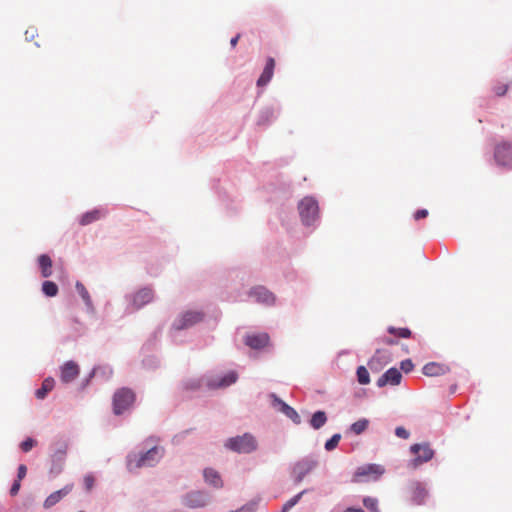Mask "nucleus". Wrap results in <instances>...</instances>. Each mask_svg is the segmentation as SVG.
Returning <instances> with one entry per match:
<instances>
[{"label": "nucleus", "instance_id": "f257e3e1", "mask_svg": "<svg viewBox=\"0 0 512 512\" xmlns=\"http://www.w3.org/2000/svg\"><path fill=\"white\" fill-rule=\"evenodd\" d=\"M163 456V449L153 447L143 454L132 453L127 458V467L130 471L155 465Z\"/></svg>", "mask_w": 512, "mask_h": 512}, {"label": "nucleus", "instance_id": "f03ea898", "mask_svg": "<svg viewBox=\"0 0 512 512\" xmlns=\"http://www.w3.org/2000/svg\"><path fill=\"white\" fill-rule=\"evenodd\" d=\"M225 447L237 453H250L257 448V441L251 434L229 438Z\"/></svg>", "mask_w": 512, "mask_h": 512}, {"label": "nucleus", "instance_id": "7ed1b4c3", "mask_svg": "<svg viewBox=\"0 0 512 512\" xmlns=\"http://www.w3.org/2000/svg\"><path fill=\"white\" fill-rule=\"evenodd\" d=\"M136 395L133 390L123 387L118 389L113 396V411L116 415L128 410L135 402Z\"/></svg>", "mask_w": 512, "mask_h": 512}, {"label": "nucleus", "instance_id": "20e7f679", "mask_svg": "<svg viewBox=\"0 0 512 512\" xmlns=\"http://www.w3.org/2000/svg\"><path fill=\"white\" fill-rule=\"evenodd\" d=\"M298 209L302 222L305 225H311L318 218V203L312 197L303 198L298 205Z\"/></svg>", "mask_w": 512, "mask_h": 512}, {"label": "nucleus", "instance_id": "39448f33", "mask_svg": "<svg viewBox=\"0 0 512 512\" xmlns=\"http://www.w3.org/2000/svg\"><path fill=\"white\" fill-rule=\"evenodd\" d=\"M410 451L415 455V457L409 462V467L413 469H416L423 463L430 461L434 456V451L427 443L414 444L410 447Z\"/></svg>", "mask_w": 512, "mask_h": 512}, {"label": "nucleus", "instance_id": "423d86ee", "mask_svg": "<svg viewBox=\"0 0 512 512\" xmlns=\"http://www.w3.org/2000/svg\"><path fill=\"white\" fill-rule=\"evenodd\" d=\"M203 313L200 311H187L179 316L173 322L175 330H183L201 322L203 320Z\"/></svg>", "mask_w": 512, "mask_h": 512}, {"label": "nucleus", "instance_id": "0eeeda50", "mask_svg": "<svg viewBox=\"0 0 512 512\" xmlns=\"http://www.w3.org/2000/svg\"><path fill=\"white\" fill-rule=\"evenodd\" d=\"M494 158L498 165L512 168V143L498 144L495 147Z\"/></svg>", "mask_w": 512, "mask_h": 512}, {"label": "nucleus", "instance_id": "6e6552de", "mask_svg": "<svg viewBox=\"0 0 512 512\" xmlns=\"http://www.w3.org/2000/svg\"><path fill=\"white\" fill-rule=\"evenodd\" d=\"M317 462L313 459H303L293 466L292 476L296 483H300L315 467Z\"/></svg>", "mask_w": 512, "mask_h": 512}, {"label": "nucleus", "instance_id": "1a4fd4ad", "mask_svg": "<svg viewBox=\"0 0 512 512\" xmlns=\"http://www.w3.org/2000/svg\"><path fill=\"white\" fill-rule=\"evenodd\" d=\"M384 473V468L377 464H369L359 467L355 473V477L360 481L362 478L378 479Z\"/></svg>", "mask_w": 512, "mask_h": 512}, {"label": "nucleus", "instance_id": "9d476101", "mask_svg": "<svg viewBox=\"0 0 512 512\" xmlns=\"http://www.w3.org/2000/svg\"><path fill=\"white\" fill-rule=\"evenodd\" d=\"M272 404L275 408H278L283 414H285L288 418H290L295 424H299L301 422L300 416L297 411L279 399L275 394L271 395Z\"/></svg>", "mask_w": 512, "mask_h": 512}, {"label": "nucleus", "instance_id": "9b49d317", "mask_svg": "<svg viewBox=\"0 0 512 512\" xmlns=\"http://www.w3.org/2000/svg\"><path fill=\"white\" fill-rule=\"evenodd\" d=\"M402 380V374L397 368L388 369L378 380L377 386L384 387L386 385H399Z\"/></svg>", "mask_w": 512, "mask_h": 512}, {"label": "nucleus", "instance_id": "f8f14e48", "mask_svg": "<svg viewBox=\"0 0 512 512\" xmlns=\"http://www.w3.org/2000/svg\"><path fill=\"white\" fill-rule=\"evenodd\" d=\"M79 372V366L76 362L67 361L63 366H61L60 379L64 383H69L78 377Z\"/></svg>", "mask_w": 512, "mask_h": 512}, {"label": "nucleus", "instance_id": "ddd939ff", "mask_svg": "<svg viewBox=\"0 0 512 512\" xmlns=\"http://www.w3.org/2000/svg\"><path fill=\"white\" fill-rule=\"evenodd\" d=\"M153 298L154 292L151 288H142L133 295L132 305L134 309H140L144 305L150 303Z\"/></svg>", "mask_w": 512, "mask_h": 512}, {"label": "nucleus", "instance_id": "4468645a", "mask_svg": "<svg viewBox=\"0 0 512 512\" xmlns=\"http://www.w3.org/2000/svg\"><path fill=\"white\" fill-rule=\"evenodd\" d=\"M249 295L253 297L258 303H262L265 305H271L275 301L274 295L265 287L262 286L253 288L249 292Z\"/></svg>", "mask_w": 512, "mask_h": 512}, {"label": "nucleus", "instance_id": "2eb2a0df", "mask_svg": "<svg viewBox=\"0 0 512 512\" xmlns=\"http://www.w3.org/2000/svg\"><path fill=\"white\" fill-rule=\"evenodd\" d=\"M73 489V484H68L60 490L51 493L44 501V507L46 509L56 505L61 499L67 496Z\"/></svg>", "mask_w": 512, "mask_h": 512}, {"label": "nucleus", "instance_id": "dca6fc26", "mask_svg": "<svg viewBox=\"0 0 512 512\" xmlns=\"http://www.w3.org/2000/svg\"><path fill=\"white\" fill-rule=\"evenodd\" d=\"M244 342L252 349H261L268 345L269 336L266 333L251 334L245 337Z\"/></svg>", "mask_w": 512, "mask_h": 512}, {"label": "nucleus", "instance_id": "f3484780", "mask_svg": "<svg viewBox=\"0 0 512 512\" xmlns=\"http://www.w3.org/2000/svg\"><path fill=\"white\" fill-rule=\"evenodd\" d=\"M410 492L412 501L417 505L423 504L428 495L427 490L420 482H413L410 485Z\"/></svg>", "mask_w": 512, "mask_h": 512}, {"label": "nucleus", "instance_id": "a211bd4d", "mask_svg": "<svg viewBox=\"0 0 512 512\" xmlns=\"http://www.w3.org/2000/svg\"><path fill=\"white\" fill-rule=\"evenodd\" d=\"M106 215V211L103 210V209H93L89 212H86L84 213L80 220H79V224L82 225V226H86V225H89L99 219H101L102 217H104Z\"/></svg>", "mask_w": 512, "mask_h": 512}, {"label": "nucleus", "instance_id": "6ab92c4d", "mask_svg": "<svg viewBox=\"0 0 512 512\" xmlns=\"http://www.w3.org/2000/svg\"><path fill=\"white\" fill-rule=\"evenodd\" d=\"M237 380V373L234 372V371H231L229 373H227L225 376H223L222 378H220V380L216 383L214 381H207V386L209 388H222V387H227L233 383H235Z\"/></svg>", "mask_w": 512, "mask_h": 512}, {"label": "nucleus", "instance_id": "aec40b11", "mask_svg": "<svg viewBox=\"0 0 512 512\" xmlns=\"http://www.w3.org/2000/svg\"><path fill=\"white\" fill-rule=\"evenodd\" d=\"M447 371L448 368L446 366L435 362H430L423 367V374L430 377L443 375Z\"/></svg>", "mask_w": 512, "mask_h": 512}, {"label": "nucleus", "instance_id": "412c9836", "mask_svg": "<svg viewBox=\"0 0 512 512\" xmlns=\"http://www.w3.org/2000/svg\"><path fill=\"white\" fill-rule=\"evenodd\" d=\"M203 475L205 481L215 488H221L223 486L222 479L216 470L212 468H206L203 472Z\"/></svg>", "mask_w": 512, "mask_h": 512}, {"label": "nucleus", "instance_id": "4be33fe9", "mask_svg": "<svg viewBox=\"0 0 512 512\" xmlns=\"http://www.w3.org/2000/svg\"><path fill=\"white\" fill-rule=\"evenodd\" d=\"M38 263L41 269V274L44 278L50 277L52 274V260L46 255L42 254L38 258Z\"/></svg>", "mask_w": 512, "mask_h": 512}, {"label": "nucleus", "instance_id": "5701e85b", "mask_svg": "<svg viewBox=\"0 0 512 512\" xmlns=\"http://www.w3.org/2000/svg\"><path fill=\"white\" fill-rule=\"evenodd\" d=\"M187 505L191 508L204 507L207 504L206 497L201 493H192L187 496Z\"/></svg>", "mask_w": 512, "mask_h": 512}, {"label": "nucleus", "instance_id": "b1692460", "mask_svg": "<svg viewBox=\"0 0 512 512\" xmlns=\"http://www.w3.org/2000/svg\"><path fill=\"white\" fill-rule=\"evenodd\" d=\"M55 381L53 378L48 377L42 382L41 388L37 389L35 396L38 399H44L46 395L54 388Z\"/></svg>", "mask_w": 512, "mask_h": 512}, {"label": "nucleus", "instance_id": "393cba45", "mask_svg": "<svg viewBox=\"0 0 512 512\" xmlns=\"http://www.w3.org/2000/svg\"><path fill=\"white\" fill-rule=\"evenodd\" d=\"M327 421L324 411H317L312 415L310 424L314 429H320Z\"/></svg>", "mask_w": 512, "mask_h": 512}, {"label": "nucleus", "instance_id": "a878e982", "mask_svg": "<svg viewBox=\"0 0 512 512\" xmlns=\"http://www.w3.org/2000/svg\"><path fill=\"white\" fill-rule=\"evenodd\" d=\"M363 505L369 512H380L379 501L375 497H364Z\"/></svg>", "mask_w": 512, "mask_h": 512}, {"label": "nucleus", "instance_id": "bb28decb", "mask_svg": "<svg viewBox=\"0 0 512 512\" xmlns=\"http://www.w3.org/2000/svg\"><path fill=\"white\" fill-rule=\"evenodd\" d=\"M42 291L48 297H54L58 293V286L52 281H45L42 284Z\"/></svg>", "mask_w": 512, "mask_h": 512}, {"label": "nucleus", "instance_id": "cd10ccee", "mask_svg": "<svg viewBox=\"0 0 512 512\" xmlns=\"http://www.w3.org/2000/svg\"><path fill=\"white\" fill-rule=\"evenodd\" d=\"M273 76V66H266L257 81L258 86H265Z\"/></svg>", "mask_w": 512, "mask_h": 512}, {"label": "nucleus", "instance_id": "c85d7f7f", "mask_svg": "<svg viewBox=\"0 0 512 512\" xmlns=\"http://www.w3.org/2000/svg\"><path fill=\"white\" fill-rule=\"evenodd\" d=\"M357 380L361 385H367L370 383L369 372L364 366H359L356 371Z\"/></svg>", "mask_w": 512, "mask_h": 512}, {"label": "nucleus", "instance_id": "c756f323", "mask_svg": "<svg viewBox=\"0 0 512 512\" xmlns=\"http://www.w3.org/2000/svg\"><path fill=\"white\" fill-rule=\"evenodd\" d=\"M76 290L79 293V295L82 297V299L85 302V304L88 307H91L92 306V301H91L90 295H89L87 289L85 288V286L82 283L77 282L76 283Z\"/></svg>", "mask_w": 512, "mask_h": 512}, {"label": "nucleus", "instance_id": "7c9ffc66", "mask_svg": "<svg viewBox=\"0 0 512 512\" xmlns=\"http://www.w3.org/2000/svg\"><path fill=\"white\" fill-rule=\"evenodd\" d=\"M368 424L369 421L367 419H360L351 425V431L359 435L367 429Z\"/></svg>", "mask_w": 512, "mask_h": 512}, {"label": "nucleus", "instance_id": "2f4dec72", "mask_svg": "<svg viewBox=\"0 0 512 512\" xmlns=\"http://www.w3.org/2000/svg\"><path fill=\"white\" fill-rule=\"evenodd\" d=\"M307 491L306 490H303L301 491L300 493H298L297 495H295L294 497H292L290 500H288L282 507V512H288L293 506H295L299 500L301 499V497L306 493Z\"/></svg>", "mask_w": 512, "mask_h": 512}, {"label": "nucleus", "instance_id": "473e14b6", "mask_svg": "<svg viewBox=\"0 0 512 512\" xmlns=\"http://www.w3.org/2000/svg\"><path fill=\"white\" fill-rule=\"evenodd\" d=\"M388 332L400 338H409L411 335V331L408 328L389 327Z\"/></svg>", "mask_w": 512, "mask_h": 512}, {"label": "nucleus", "instance_id": "72a5a7b5", "mask_svg": "<svg viewBox=\"0 0 512 512\" xmlns=\"http://www.w3.org/2000/svg\"><path fill=\"white\" fill-rule=\"evenodd\" d=\"M36 37H38V30L37 28L35 27H29L26 31H25V39L27 41H34L35 42V45L36 46H40V43L38 41H36Z\"/></svg>", "mask_w": 512, "mask_h": 512}, {"label": "nucleus", "instance_id": "f704fd0d", "mask_svg": "<svg viewBox=\"0 0 512 512\" xmlns=\"http://www.w3.org/2000/svg\"><path fill=\"white\" fill-rule=\"evenodd\" d=\"M341 439V435L340 434H334L329 440H327V442L325 443V449L328 450V451H331L333 450L334 448L337 447L339 441Z\"/></svg>", "mask_w": 512, "mask_h": 512}, {"label": "nucleus", "instance_id": "c9c22d12", "mask_svg": "<svg viewBox=\"0 0 512 512\" xmlns=\"http://www.w3.org/2000/svg\"><path fill=\"white\" fill-rule=\"evenodd\" d=\"M380 356H381V351L377 350L375 355L368 362V365H369L371 370H378V368H379V366L381 364L380 363Z\"/></svg>", "mask_w": 512, "mask_h": 512}, {"label": "nucleus", "instance_id": "e433bc0d", "mask_svg": "<svg viewBox=\"0 0 512 512\" xmlns=\"http://www.w3.org/2000/svg\"><path fill=\"white\" fill-rule=\"evenodd\" d=\"M84 487L87 492H90L95 484V477L92 474H87L83 479Z\"/></svg>", "mask_w": 512, "mask_h": 512}, {"label": "nucleus", "instance_id": "4c0bfd02", "mask_svg": "<svg viewBox=\"0 0 512 512\" xmlns=\"http://www.w3.org/2000/svg\"><path fill=\"white\" fill-rule=\"evenodd\" d=\"M36 445V441L32 438H27L26 440H24L20 447L22 449L23 452H28L30 451L34 446Z\"/></svg>", "mask_w": 512, "mask_h": 512}, {"label": "nucleus", "instance_id": "58836bf2", "mask_svg": "<svg viewBox=\"0 0 512 512\" xmlns=\"http://www.w3.org/2000/svg\"><path fill=\"white\" fill-rule=\"evenodd\" d=\"M413 367L414 365L410 359H406L401 362V369L406 373L412 371Z\"/></svg>", "mask_w": 512, "mask_h": 512}, {"label": "nucleus", "instance_id": "ea45409f", "mask_svg": "<svg viewBox=\"0 0 512 512\" xmlns=\"http://www.w3.org/2000/svg\"><path fill=\"white\" fill-rule=\"evenodd\" d=\"M395 434L399 438L407 439L409 437V432L404 427H397L395 430Z\"/></svg>", "mask_w": 512, "mask_h": 512}, {"label": "nucleus", "instance_id": "a19ab883", "mask_svg": "<svg viewBox=\"0 0 512 512\" xmlns=\"http://www.w3.org/2000/svg\"><path fill=\"white\" fill-rule=\"evenodd\" d=\"M428 216V210L426 209H420V210H417L414 214V219L415 220H421L423 218H426Z\"/></svg>", "mask_w": 512, "mask_h": 512}, {"label": "nucleus", "instance_id": "79ce46f5", "mask_svg": "<svg viewBox=\"0 0 512 512\" xmlns=\"http://www.w3.org/2000/svg\"><path fill=\"white\" fill-rule=\"evenodd\" d=\"M202 386L201 380H192L186 383L187 389H198Z\"/></svg>", "mask_w": 512, "mask_h": 512}, {"label": "nucleus", "instance_id": "37998d69", "mask_svg": "<svg viewBox=\"0 0 512 512\" xmlns=\"http://www.w3.org/2000/svg\"><path fill=\"white\" fill-rule=\"evenodd\" d=\"M20 487H21V484H20V480H16L12 486H11V489H10V494L12 496H15L17 495V493L19 492L20 490Z\"/></svg>", "mask_w": 512, "mask_h": 512}, {"label": "nucleus", "instance_id": "c03bdc74", "mask_svg": "<svg viewBox=\"0 0 512 512\" xmlns=\"http://www.w3.org/2000/svg\"><path fill=\"white\" fill-rule=\"evenodd\" d=\"M26 473H27L26 466L24 464H21L18 467V474H17L18 479L17 480L21 481L26 476Z\"/></svg>", "mask_w": 512, "mask_h": 512}, {"label": "nucleus", "instance_id": "a18cd8bd", "mask_svg": "<svg viewBox=\"0 0 512 512\" xmlns=\"http://www.w3.org/2000/svg\"><path fill=\"white\" fill-rule=\"evenodd\" d=\"M508 87L503 85V86H499V87H496L495 88V93L498 95V96H502L506 93Z\"/></svg>", "mask_w": 512, "mask_h": 512}, {"label": "nucleus", "instance_id": "49530a36", "mask_svg": "<svg viewBox=\"0 0 512 512\" xmlns=\"http://www.w3.org/2000/svg\"><path fill=\"white\" fill-rule=\"evenodd\" d=\"M343 512H365L362 508L348 507Z\"/></svg>", "mask_w": 512, "mask_h": 512}, {"label": "nucleus", "instance_id": "de8ad7c7", "mask_svg": "<svg viewBox=\"0 0 512 512\" xmlns=\"http://www.w3.org/2000/svg\"><path fill=\"white\" fill-rule=\"evenodd\" d=\"M239 38H240V34H237L235 37H233V38L231 39L230 44H231V46H232V47H235V46H236V44H237V42H238Z\"/></svg>", "mask_w": 512, "mask_h": 512}, {"label": "nucleus", "instance_id": "09e8293b", "mask_svg": "<svg viewBox=\"0 0 512 512\" xmlns=\"http://www.w3.org/2000/svg\"><path fill=\"white\" fill-rule=\"evenodd\" d=\"M382 342H383L384 344H387V345H395V344H396V341H394V340H393V339H391V338H384V339L382 340Z\"/></svg>", "mask_w": 512, "mask_h": 512}, {"label": "nucleus", "instance_id": "8fccbe9b", "mask_svg": "<svg viewBox=\"0 0 512 512\" xmlns=\"http://www.w3.org/2000/svg\"><path fill=\"white\" fill-rule=\"evenodd\" d=\"M267 64H269V65L274 64V59H272V58L268 59Z\"/></svg>", "mask_w": 512, "mask_h": 512}, {"label": "nucleus", "instance_id": "3c124183", "mask_svg": "<svg viewBox=\"0 0 512 512\" xmlns=\"http://www.w3.org/2000/svg\"><path fill=\"white\" fill-rule=\"evenodd\" d=\"M60 452H61L62 455H64L65 452H66L65 448L63 450H61Z\"/></svg>", "mask_w": 512, "mask_h": 512}]
</instances>
